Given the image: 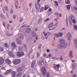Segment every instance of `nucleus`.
<instances>
[{
    "label": "nucleus",
    "mask_w": 77,
    "mask_h": 77,
    "mask_svg": "<svg viewBox=\"0 0 77 77\" xmlns=\"http://www.w3.org/2000/svg\"><path fill=\"white\" fill-rule=\"evenodd\" d=\"M46 56H47V55L46 54H44L43 55V56L44 57H46Z\"/></svg>",
    "instance_id": "obj_63"
},
{
    "label": "nucleus",
    "mask_w": 77,
    "mask_h": 77,
    "mask_svg": "<svg viewBox=\"0 0 77 77\" xmlns=\"http://www.w3.org/2000/svg\"><path fill=\"white\" fill-rule=\"evenodd\" d=\"M46 51H47V52H48V53L49 52H50V50L47 49L46 50Z\"/></svg>",
    "instance_id": "obj_57"
},
{
    "label": "nucleus",
    "mask_w": 77,
    "mask_h": 77,
    "mask_svg": "<svg viewBox=\"0 0 77 77\" xmlns=\"http://www.w3.org/2000/svg\"><path fill=\"white\" fill-rule=\"evenodd\" d=\"M58 24V23H57L55 24V26H57Z\"/></svg>",
    "instance_id": "obj_53"
},
{
    "label": "nucleus",
    "mask_w": 77,
    "mask_h": 77,
    "mask_svg": "<svg viewBox=\"0 0 77 77\" xmlns=\"http://www.w3.org/2000/svg\"><path fill=\"white\" fill-rule=\"evenodd\" d=\"M24 47L25 48H27V46L26 45H24Z\"/></svg>",
    "instance_id": "obj_61"
},
{
    "label": "nucleus",
    "mask_w": 77,
    "mask_h": 77,
    "mask_svg": "<svg viewBox=\"0 0 77 77\" xmlns=\"http://www.w3.org/2000/svg\"><path fill=\"white\" fill-rule=\"evenodd\" d=\"M35 6L36 8L38 9H40V4L36 3L35 4Z\"/></svg>",
    "instance_id": "obj_9"
},
{
    "label": "nucleus",
    "mask_w": 77,
    "mask_h": 77,
    "mask_svg": "<svg viewBox=\"0 0 77 77\" xmlns=\"http://www.w3.org/2000/svg\"><path fill=\"white\" fill-rule=\"evenodd\" d=\"M0 17H1V18H3H3H5V17H4V15H3V14H1L0 15Z\"/></svg>",
    "instance_id": "obj_34"
},
{
    "label": "nucleus",
    "mask_w": 77,
    "mask_h": 77,
    "mask_svg": "<svg viewBox=\"0 0 77 77\" xmlns=\"http://www.w3.org/2000/svg\"><path fill=\"white\" fill-rule=\"evenodd\" d=\"M31 31V29L29 28H28L26 29V32L28 33H30Z\"/></svg>",
    "instance_id": "obj_16"
},
{
    "label": "nucleus",
    "mask_w": 77,
    "mask_h": 77,
    "mask_svg": "<svg viewBox=\"0 0 77 77\" xmlns=\"http://www.w3.org/2000/svg\"><path fill=\"white\" fill-rule=\"evenodd\" d=\"M66 23H67V26H68V19H67V18L66 19Z\"/></svg>",
    "instance_id": "obj_36"
},
{
    "label": "nucleus",
    "mask_w": 77,
    "mask_h": 77,
    "mask_svg": "<svg viewBox=\"0 0 77 77\" xmlns=\"http://www.w3.org/2000/svg\"><path fill=\"white\" fill-rule=\"evenodd\" d=\"M58 34L59 36H60V37H61V36H63V33L62 32H59Z\"/></svg>",
    "instance_id": "obj_24"
},
{
    "label": "nucleus",
    "mask_w": 77,
    "mask_h": 77,
    "mask_svg": "<svg viewBox=\"0 0 77 77\" xmlns=\"http://www.w3.org/2000/svg\"><path fill=\"white\" fill-rule=\"evenodd\" d=\"M6 62L8 63V64H10L11 63V61L9 59H7L5 60Z\"/></svg>",
    "instance_id": "obj_17"
},
{
    "label": "nucleus",
    "mask_w": 77,
    "mask_h": 77,
    "mask_svg": "<svg viewBox=\"0 0 77 77\" xmlns=\"http://www.w3.org/2000/svg\"><path fill=\"white\" fill-rule=\"evenodd\" d=\"M19 37L21 39H23L24 38V35H23L22 34H20L19 35Z\"/></svg>",
    "instance_id": "obj_11"
},
{
    "label": "nucleus",
    "mask_w": 77,
    "mask_h": 77,
    "mask_svg": "<svg viewBox=\"0 0 77 77\" xmlns=\"http://www.w3.org/2000/svg\"><path fill=\"white\" fill-rule=\"evenodd\" d=\"M51 13L50 12H48V16L49 15H51Z\"/></svg>",
    "instance_id": "obj_50"
},
{
    "label": "nucleus",
    "mask_w": 77,
    "mask_h": 77,
    "mask_svg": "<svg viewBox=\"0 0 77 77\" xmlns=\"http://www.w3.org/2000/svg\"><path fill=\"white\" fill-rule=\"evenodd\" d=\"M69 56L71 58H73V55H72V51H71L69 53Z\"/></svg>",
    "instance_id": "obj_13"
},
{
    "label": "nucleus",
    "mask_w": 77,
    "mask_h": 77,
    "mask_svg": "<svg viewBox=\"0 0 77 77\" xmlns=\"http://www.w3.org/2000/svg\"><path fill=\"white\" fill-rule=\"evenodd\" d=\"M22 75V72H19L16 75V77H21Z\"/></svg>",
    "instance_id": "obj_10"
},
{
    "label": "nucleus",
    "mask_w": 77,
    "mask_h": 77,
    "mask_svg": "<svg viewBox=\"0 0 77 77\" xmlns=\"http://www.w3.org/2000/svg\"><path fill=\"white\" fill-rule=\"evenodd\" d=\"M5 9L6 10V11H8V6H5Z\"/></svg>",
    "instance_id": "obj_39"
},
{
    "label": "nucleus",
    "mask_w": 77,
    "mask_h": 77,
    "mask_svg": "<svg viewBox=\"0 0 77 77\" xmlns=\"http://www.w3.org/2000/svg\"><path fill=\"white\" fill-rule=\"evenodd\" d=\"M56 58L54 57H52V59H55Z\"/></svg>",
    "instance_id": "obj_62"
},
{
    "label": "nucleus",
    "mask_w": 77,
    "mask_h": 77,
    "mask_svg": "<svg viewBox=\"0 0 77 77\" xmlns=\"http://www.w3.org/2000/svg\"><path fill=\"white\" fill-rule=\"evenodd\" d=\"M12 72V69H9L7 70V74H11Z\"/></svg>",
    "instance_id": "obj_20"
},
{
    "label": "nucleus",
    "mask_w": 77,
    "mask_h": 77,
    "mask_svg": "<svg viewBox=\"0 0 77 77\" xmlns=\"http://www.w3.org/2000/svg\"><path fill=\"white\" fill-rule=\"evenodd\" d=\"M41 47H42V44H39L38 46V48L40 49L41 48Z\"/></svg>",
    "instance_id": "obj_35"
},
{
    "label": "nucleus",
    "mask_w": 77,
    "mask_h": 77,
    "mask_svg": "<svg viewBox=\"0 0 77 77\" xmlns=\"http://www.w3.org/2000/svg\"><path fill=\"white\" fill-rule=\"evenodd\" d=\"M55 3L56 5H57V6H58V5H59V4L58 3V2H55Z\"/></svg>",
    "instance_id": "obj_45"
},
{
    "label": "nucleus",
    "mask_w": 77,
    "mask_h": 77,
    "mask_svg": "<svg viewBox=\"0 0 77 77\" xmlns=\"http://www.w3.org/2000/svg\"><path fill=\"white\" fill-rule=\"evenodd\" d=\"M32 35L33 37H35L36 36V33L34 32H32Z\"/></svg>",
    "instance_id": "obj_19"
},
{
    "label": "nucleus",
    "mask_w": 77,
    "mask_h": 77,
    "mask_svg": "<svg viewBox=\"0 0 77 77\" xmlns=\"http://www.w3.org/2000/svg\"><path fill=\"white\" fill-rule=\"evenodd\" d=\"M52 10V9H51V8H50L48 9V11H49V12H51Z\"/></svg>",
    "instance_id": "obj_55"
},
{
    "label": "nucleus",
    "mask_w": 77,
    "mask_h": 77,
    "mask_svg": "<svg viewBox=\"0 0 77 77\" xmlns=\"http://www.w3.org/2000/svg\"><path fill=\"white\" fill-rule=\"evenodd\" d=\"M5 46L6 47V48H8V46H7L8 44L6 43L5 44Z\"/></svg>",
    "instance_id": "obj_44"
},
{
    "label": "nucleus",
    "mask_w": 77,
    "mask_h": 77,
    "mask_svg": "<svg viewBox=\"0 0 77 77\" xmlns=\"http://www.w3.org/2000/svg\"><path fill=\"white\" fill-rule=\"evenodd\" d=\"M48 57H51V54H49L48 55Z\"/></svg>",
    "instance_id": "obj_59"
},
{
    "label": "nucleus",
    "mask_w": 77,
    "mask_h": 77,
    "mask_svg": "<svg viewBox=\"0 0 77 77\" xmlns=\"http://www.w3.org/2000/svg\"><path fill=\"white\" fill-rule=\"evenodd\" d=\"M50 21L49 18H47L46 20H45V22H46V21Z\"/></svg>",
    "instance_id": "obj_33"
},
{
    "label": "nucleus",
    "mask_w": 77,
    "mask_h": 77,
    "mask_svg": "<svg viewBox=\"0 0 77 77\" xmlns=\"http://www.w3.org/2000/svg\"><path fill=\"white\" fill-rule=\"evenodd\" d=\"M24 54L23 52H18L17 53V56L18 57H22L24 56Z\"/></svg>",
    "instance_id": "obj_5"
},
{
    "label": "nucleus",
    "mask_w": 77,
    "mask_h": 77,
    "mask_svg": "<svg viewBox=\"0 0 77 77\" xmlns=\"http://www.w3.org/2000/svg\"><path fill=\"white\" fill-rule=\"evenodd\" d=\"M74 28L77 31V26H75L74 27Z\"/></svg>",
    "instance_id": "obj_43"
},
{
    "label": "nucleus",
    "mask_w": 77,
    "mask_h": 77,
    "mask_svg": "<svg viewBox=\"0 0 77 77\" xmlns=\"http://www.w3.org/2000/svg\"><path fill=\"white\" fill-rule=\"evenodd\" d=\"M46 77H50V75H49V73L47 72Z\"/></svg>",
    "instance_id": "obj_38"
},
{
    "label": "nucleus",
    "mask_w": 77,
    "mask_h": 77,
    "mask_svg": "<svg viewBox=\"0 0 77 77\" xmlns=\"http://www.w3.org/2000/svg\"><path fill=\"white\" fill-rule=\"evenodd\" d=\"M74 41L75 43H76L75 48L77 50V40H74Z\"/></svg>",
    "instance_id": "obj_27"
},
{
    "label": "nucleus",
    "mask_w": 77,
    "mask_h": 77,
    "mask_svg": "<svg viewBox=\"0 0 77 77\" xmlns=\"http://www.w3.org/2000/svg\"><path fill=\"white\" fill-rule=\"evenodd\" d=\"M11 45L12 47H13L14 48H16V47H17V45H16V44H15V43L14 42H12Z\"/></svg>",
    "instance_id": "obj_12"
},
{
    "label": "nucleus",
    "mask_w": 77,
    "mask_h": 77,
    "mask_svg": "<svg viewBox=\"0 0 77 77\" xmlns=\"http://www.w3.org/2000/svg\"><path fill=\"white\" fill-rule=\"evenodd\" d=\"M10 25H9V24H8L7 25V27L8 28V29H9V27H10Z\"/></svg>",
    "instance_id": "obj_48"
},
{
    "label": "nucleus",
    "mask_w": 77,
    "mask_h": 77,
    "mask_svg": "<svg viewBox=\"0 0 77 77\" xmlns=\"http://www.w3.org/2000/svg\"><path fill=\"white\" fill-rule=\"evenodd\" d=\"M75 5H76L77 6V2H75Z\"/></svg>",
    "instance_id": "obj_64"
},
{
    "label": "nucleus",
    "mask_w": 77,
    "mask_h": 77,
    "mask_svg": "<svg viewBox=\"0 0 77 77\" xmlns=\"http://www.w3.org/2000/svg\"><path fill=\"white\" fill-rule=\"evenodd\" d=\"M70 8H71V6L69 5H68L67 7V9L68 10H70Z\"/></svg>",
    "instance_id": "obj_28"
},
{
    "label": "nucleus",
    "mask_w": 77,
    "mask_h": 77,
    "mask_svg": "<svg viewBox=\"0 0 77 77\" xmlns=\"http://www.w3.org/2000/svg\"><path fill=\"white\" fill-rule=\"evenodd\" d=\"M35 61H34L32 63V64L31 65L32 68H33V67L35 66Z\"/></svg>",
    "instance_id": "obj_23"
},
{
    "label": "nucleus",
    "mask_w": 77,
    "mask_h": 77,
    "mask_svg": "<svg viewBox=\"0 0 77 77\" xmlns=\"http://www.w3.org/2000/svg\"><path fill=\"white\" fill-rule=\"evenodd\" d=\"M4 50V49L2 47L0 48V51H3Z\"/></svg>",
    "instance_id": "obj_31"
},
{
    "label": "nucleus",
    "mask_w": 77,
    "mask_h": 77,
    "mask_svg": "<svg viewBox=\"0 0 77 77\" xmlns=\"http://www.w3.org/2000/svg\"><path fill=\"white\" fill-rule=\"evenodd\" d=\"M72 67L73 69H75L76 68V64H73L72 66Z\"/></svg>",
    "instance_id": "obj_30"
},
{
    "label": "nucleus",
    "mask_w": 77,
    "mask_h": 77,
    "mask_svg": "<svg viewBox=\"0 0 77 77\" xmlns=\"http://www.w3.org/2000/svg\"><path fill=\"white\" fill-rule=\"evenodd\" d=\"M72 20V17H69V22H71Z\"/></svg>",
    "instance_id": "obj_26"
},
{
    "label": "nucleus",
    "mask_w": 77,
    "mask_h": 77,
    "mask_svg": "<svg viewBox=\"0 0 77 77\" xmlns=\"http://www.w3.org/2000/svg\"><path fill=\"white\" fill-rule=\"evenodd\" d=\"M13 17H14V19H15V18H16V16L15 15H14L13 16Z\"/></svg>",
    "instance_id": "obj_60"
},
{
    "label": "nucleus",
    "mask_w": 77,
    "mask_h": 77,
    "mask_svg": "<svg viewBox=\"0 0 77 77\" xmlns=\"http://www.w3.org/2000/svg\"><path fill=\"white\" fill-rule=\"evenodd\" d=\"M5 62V60L2 57H1L0 58V65H3L4 63Z\"/></svg>",
    "instance_id": "obj_7"
},
{
    "label": "nucleus",
    "mask_w": 77,
    "mask_h": 77,
    "mask_svg": "<svg viewBox=\"0 0 77 77\" xmlns=\"http://www.w3.org/2000/svg\"><path fill=\"white\" fill-rule=\"evenodd\" d=\"M2 70H6V68L5 67H2Z\"/></svg>",
    "instance_id": "obj_37"
},
{
    "label": "nucleus",
    "mask_w": 77,
    "mask_h": 77,
    "mask_svg": "<svg viewBox=\"0 0 77 77\" xmlns=\"http://www.w3.org/2000/svg\"><path fill=\"white\" fill-rule=\"evenodd\" d=\"M40 1H41V0H38L37 3H38V4L40 2Z\"/></svg>",
    "instance_id": "obj_56"
},
{
    "label": "nucleus",
    "mask_w": 77,
    "mask_h": 77,
    "mask_svg": "<svg viewBox=\"0 0 77 77\" xmlns=\"http://www.w3.org/2000/svg\"><path fill=\"white\" fill-rule=\"evenodd\" d=\"M46 71V69H45V67H42V72L43 75H46V73H47Z\"/></svg>",
    "instance_id": "obj_4"
},
{
    "label": "nucleus",
    "mask_w": 77,
    "mask_h": 77,
    "mask_svg": "<svg viewBox=\"0 0 77 77\" xmlns=\"http://www.w3.org/2000/svg\"><path fill=\"white\" fill-rule=\"evenodd\" d=\"M70 3V2H69V0H68L67 1V4H69Z\"/></svg>",
    "instance_id": "obj_47"
},
{
    "label": "nucleus",
    "mask_w": 77,
    "mask_h": 77,
    "mask_svg": "<svg viewBox=\"0 0 77 77\" xmlns=\"http://www.w3.org/2000/svg\"><path fill=\"white\" fill-rule=\"evenodd\" d=\"M8 54L11 57H15V55H14V54L11 52H9L8 53Z\"/></svg>",
    "instance_id": "obj_8"
},
{
    "label": "nucleus",
    "mask_w": 77,
    "mask_h": 77,
    "mask_svg": "<svg viewBox=\"0 0 77 77\" xmlns=\"http://www.w3.org/2000/svg\"><path fill=\"white\" fill-rule=\"evenodd\" d=\"M48 8V6H46L45 7V10H47Z\"/></svg>",
    "instance_id": "obj_52"
},
{
    "label": "nucleus",
    "mask_w": 77,
    "mask_h": 77,
    "mask_svg": "<svg viewBox=\"0 0 77 77\" xmlns=\"http://www.w3.org/2000/svg\"><path fill=\"white\" fill-rule=\"evenodd\" d=\"M72 22L74 23V24H75L76 23V22H75V20H72Z\"/></svg>",
    "instance_id": "obj_40"
},
{
    "label": "nucleus",
    "mask_w": 77,
    "mask_h": 77,
    "mask_svg": "<svg viewBox=\"0 0 77 77\" xmlns=\"http://www.w3.org/2000/svg\"><path fill=\"white\" fill-rule=\"evenodd\" d=\"M42 22V18L40 17L38 19V23H41Z\"/></svg>",
    "instance_id": "obj_29"
},
{
    "label": "nucleus",
    "mask_w": 77,
    "mask_h": 77,
    "mask_svg": "<svg viewBox=\"0 0 77 77\" xmlns=\"http://www.w3.org/2000/svg\"><path fill=\"white\" fill-rule=\"evenodd\" d=\"M26 27V25H23L22 26V28H23V27Z\"/></svg>",
    "instance_id": "obj_58"
},
{
    "label": "nucleus",
    "mask_w": 77,
    "mask_h": 77,
    "mask_svg": "<svg viewBox=\"0 0 77 77\" xmlns=\"http://www.w3.org/2000/svg\"><path fill=\"white\" fill-rule=\"evenodd\" d=\"M60 42H61V43H65V40L62 39H60Z\"/></svg>",
    "instance_id": "obj_22"
},
{
    "label": "nucleus",
    "mask_w": 77,
    "mask_h": 77,
    "mask_svg": "<svg viewBox=\"0 0 77 77\" xmlns=\"http://www.w3.org/2000/svg\"><path fill=\"white\" fill-rule=\"evenodd\" d=\"M42 62L43 63L44 62V61L42 60V61L38 62V64H39V65H42Z\"/></svg>",
    "instance_id": "obj_32"
},
{
    "label": "nucleus",
    "mask_w": 77,
    "mask_h": 77,
    "mask_svg": "<svg viewBox=\"0 0 77 77\" xmlns=\"http://www.w3.org/2000/svg\"><path fill=\"white\" fill-rule=\"evenodd\" d=\"M67 39L68 40H70L72 38V35L70 32H68L67 35Z\"/></svg>",
    "instance_id": "obj_6"
},
{
    "label": "nucleus",
    "mask_w": 77,
    "mask_h": 77,
    "mask_svg": "<svg viewBox=\"0 0 77 77\" xmlns=\"http://www.w3.org/2000/svg\"><path fill=\"white\" fill-rule=\"evenodd\" d=\"M14 50H15V48H11L12 51H14Z\"/></svg>",
    "instance_id": "obj_46"
},
{
    "label": "nucleus",
    "mask_w": 77,
    "mask_h": 77,
    "mask_svg": "<svg viewBox=\"0 0 77 77\" xmlns=\"http://www.w3.org/2000/svg\"><path fill=\"white\" fill-rule=\"evenodd\" d=\"M16 40L17 41V42L19 44H21V41L18 38H17L16 39Z\"/></svg>",
    "instance_id": "obj_15"
},
{
    "label": "nucleus",
    "mask_w": 77,
    "mask_h": 77,
    "mask_svg": "<svg viewBox=\"0 0 77 77\" xmlns=\"http://www.w3.org/2000/svg\"><path fill=\"white\" fill-rule=\"evenodd\" d=\"M23 47L22 46H19V51H22V50H23Z\"/></svg>",
    "instance_id": "obj_25"
},
{
    "label": "nucleus",
    "mask_w": 77,
    "mask_h": 77,
    "mask_svg": "<svg viewBox=\"0 0 77 77\" xmlns=\"http://www.w3.org/2000/svg\"><path fill=\"white\" fill-rule=\"evenodd\" d=\"M72 77H77V76L75 74L73 75Z\"/></svg>",
    "instance_id": "obj_51"
},
{
    "label": "nucleus",
    "mask_w": 77,
    "mask_h": 77,
    "mask_svg": "<svg viewBox=\"0 0 77 77\" xmlns=\"http://www.w3.org/2000/svg\"><path fill=\"white\" fill-rule=\"evenodd\" d=\"M60 65L59 64H54V68L55 70H56V71H58L59 69V68H60Z\"/></svg>",
    "instance_id": "obj_3"
},
{
    "label": "nucleus",
    "mask_w": 77,
    "mask_h": 77,
    "mask_svg": "<svg viewBox=\"0 0 77 77\" xmlns=\"http://www.w3.org/2000/svg\"><path fill=\"white\" fill-rule=\"evenodd\" d=\"M17 71H23V69L19 67L17 69Z\"/></svg>",
    "instance_id": "obj_21"
},
{
    "label": "nucleus",
    "mask_w": 77,
    "mask_h": 77,
    "mask_svg": "<svg viewBox=\"0 0 77 77\" xmlns=\"http://www.w3.org/2000/svg\"><path fill=\"white\" fill-rule=\"evenodd\" d=\"M67 46V44L66 43H61L60 44L58 45V48H65Z\"/></svg>",
    "instance_id": "obj_1"
},
{
    "label": "nucleus",
    "mask_w": 77,
    "mask_h": 77,
    "mask_svg": "<svg viewBox=\"0 0 77 77\" xmlns=\"http://www.w3.org/2000/svg\"><path fill=\"white\" fill-rule=\"evenodd\" d=\"M55 36H56V37H57V38H58V37H59V35L57 34H55Z\"/></svg>",
    "instance_id": "obj_42"
},
{
    "label": "nucleus",
    "mask_w": 77,
    "mask_h": 77,
    "mask_svg": "<svg viewBox=\"0 0 77 77\" xmlns=\"http://www.w3.org/2000/svg\"><path fill=\"white\" fill-rule=\"evenodd\" d=\"M15 74H16V72L13 71L12 73V77H15Z\"/></svg>",
    "instance_id": "obj_14"
},
{
    "label": "nucleus",
    "mask_w": 77,
    "mask_h": 77,
    "mask_svg": "<svg viewBox=\"0 0 77 77\" xmlns=\"http://www.w3.org/2000/svg\"><path fill=\"white\" fill-rule=\"evenodd\" d=\"M13 63L14 65H18L21 62V60L18 59H15L13 61Z\"/></svg>",
    "instance_id": "obj_2"
},
{
    "label": "nucleus",
    "mask_w": 77,
    "mask_h": 77,
    "mask_svg": "<svg viewBox=\"0 0 77 77\" xmlns=\"http://www.w3.org/2000/svg\"><path fill=\"white\" fill-rule=\"evenodd\" d=\"M37 57H39V53H37Z\"/></svg>",
    "instance_id": "obj_49"
},
{
    "label": "nucleus",
    "mask_w": 77,
    "mask_h": 77,
    "mask_svg": "<svg viewBox=\"0 0 77 77\" xmlns=\"http://www.w3.org/2000/svg\"><path fill=\"white\" fill-rule=\"evenodd\" d=\"M23 19L22 18H21L19 20V21L20 22H22L23 21Z\"/></svg>",
    "instance_id": "obj_41"
},
{
    "label": "nucleus",
    "mask_w": 77,
    "mask_h": 77,
    "mask_svg": "<svg viewBox=\"0 0 77 77\" xmlns=\"http://www.w3.org/2000/svg\"><path fill=\"white\" fill-rule=\"evenodd\" d=\"M5 24H6V23L4 22V23H3V24L4 27H5Z\"/></svg>",
    "instance_id": "obj_54"
},
{
    "label": "nucleus",
    "mask_w": 77,
    "mask_h": 77,
    "mask_svg": "<svg viewBox=\"0 0 77 77\" xmlns=\"http://www.w3.org/2000/svg\"><path fill=\"white\" fill-rule=\"evenodd\" d=\"M53 26V23H51L49 24L48 26V28H51Z\"/></svg>",
    "instance_id": "obj_18"
}]
</instances>
